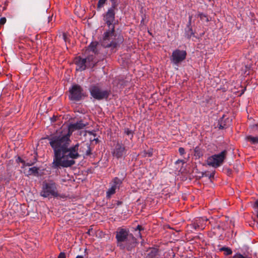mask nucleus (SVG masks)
I'll return each instance as SVG.
<instances>
[{"label": "nucleus", "mask_w": 258, "mask_h": 258, "mask_svg": "<svg viewBox=\"0 0 258 258\" xmlns=\"http://www.w3.org/2000/svg\"><path fill=\"white\" fill-rule=\"evenodd\" d=\"M224 127V125H222V123L219 124V128L220 129H223Z\"/></svg>", "instance_id": "35"}, {"label": "nucleus", "mask_w": 258, "mask_h": 258, "mask_svg": "<svg viewBox=\"0 0 258 258\" xmlns=\"http://www.w3.org/2000/svg\"><path fill=\"white\" fill-rule=\"evenodd\" d=\"M98 3L97 5L96 9L98 11H99L101 8H102L105 4L106 3L107 0H98Z\"/></svg>", "instance_id": "21"}, {"label": "nucleus", "mask_w": 258, "mask_h": 258, "mask_svg": "<svg viewBox=\"0 0 258 258\" xmlns=\"http://www.w3.org/2000/svg\"><path fill=\"white\" fill-rule=\"evenodd\" d=\"M147 251L148 253L146 258H155L159 252L158 249L154 247H150Z\"/></svg>", "instance_id": "16"}, {"label": "nucleus", "mask_w": 258, "mask_h": 258, "mask_svg": "<svg viewBox=\"0 0 258 258\" xmlns=\"http://www.w3.org/2000/svg\"><path fill=\"white\" fill-rule=\"evenodd\" d=\"M122 184V179H120L118 177H114L109 183L110 187L106 191V198L110 199L111 196L116 192V189H119Z\"/></svg>", "instance_id": "11"}, {"label": "nucleus", "mask_w": 258, "mask_h": 258, "mask_svg": "<svg viewBox=\"0 0 258 258\" xmlns=\"http://www.w3.org/2000/svg\"><path fill=\"white\" fill-rule=\"evenodd\" d=\"M143 230V228L142 226L140 225H138L137 226V227H136V228L135 229V231H137V230L139 231V235L140 237H141V234L140 233V231Z\"/></svg>", "instance_id": "26"}, {"label": "nucleus", "mask_w": 258, "mask_h": 258, "mask_svg": "<svg viewBox=\"0 0 258 258\" xmlns=\"http://www.w3.org/2000/svg\"><path fill=\"white\" fill-rule=\"evenodd\" d=\"M227 151L224 150L221 153L214 154L209 157L207 160V164L214 168H217L221 166L226 158Z\"/></svg>", "instance_id": "7"}, {"label": "nucleus", "mask_w": 258, "mask_h": 258, "mask_svg": "<svg viewBox=\"0 0 258 258\" xmlns=\"http://www.w3.org/2000/svg\"><path fill=\"white\" fill-rule=\"evenodd\" d=\"M116 245L121 250L132 252L138 244L137 238L128 229L118 227L115 231Z\"/></svg>", "instance_id": "3"}, {"label": "nucleus", "mask_w": 258, "mask_h": 258, "mask_svg": "<svg viewBox=\"0 0 258 258\" xmlns=\"http://www.w3.org/2000/svg\"><path fill=\"white\" fill-rule=\"evenodd\" d=\"M76 64L78 67L77 70H80V71H84L87 68H88L86 59H85L84 58H82L81 56L78 57L77 60L76 61Z\"/></svg>", "instance_id": "14"}, {"label": "nucleus", "mask_w": 258, "mask_h": 258, "mask_svg": "<svg viewBox=\"0 0 258 258\" xmlns=\"http://www.w3.org/2000/svg\"><path fill=\"white\" fill-rule=\"evenodd\" d=\"M208 220V219L206 217L196 218L192 222L191 224L192 227L195 230L199 229H204Z\"/></svg>", "instance_id": "12"}, {"label": "nucleus", "mask_w": 258, "mask_h": 258, "mask_svg": "<svg viewBox=\"0 0 258 258\" xmlns=\"http://www.w3.org/2000/svg\"><path fill=\"white\" fill-rule=\"evenodd\" d=\"M9 180H10V177H8V178H6V177H4L3 176L1 177L0 178V181H4V182H5L6 183H7L9 182Z\"/></svg>", "instance_id": "27"}, {"label": "nucleus", "mask_w": 258, "mask_h": 258, "mask_svg": "<svg viewBox=\"0 0 258 258\" xmlns=\"http://www.w3.org/2000/svg\"><path fill=\"white\" fill-rule=\"evenodd\" d=\"M254 208L256 210L257 216V217H258V200H256L255 202L254 205Z\"/></svg>", "instance_id": "30"}, {"label": "nucleus", "mask_w": 258, "mask_h": 258, "mask_svg": "<svg viewBox=\"0 0 258 258\" xmlns=\"http://www.w3.org/2000/svg\"><path fill=\"white\" fill-rule=\"evenodd\" d=\"M69 99L72 101H80L84 96L83 88L78 84L72 85V87L69 89Z\"/></svg>", "instance_id": "8"}, {"label": "nucleus", "mask_w": 258, "mask_h": 258, "mask_svg": "<svg viewBox=\"0 0 258 258\" xmlns=\"http://www.w3.org/2000/svg\"><path fill=\"white\" fill-rule=\"evenodd\" d=\"M220 251H224V253L225 255H229L232 254V250L228 247L223 246L219 249Z\"/></svg>", "instance_id": "19"}, {"label": "nucleus", "mask_w": 258, "mask_h": 258, "mask_svg": "<svg viewBox=\"0 0 258 258\" xmlns=\"http://www.w3.org/2000/svg\"><path fill=\"white\" fill-rule=\"evenodd\" d=\"M87 125V123L80 120L76 123H70L67 133H61L48 138L54 152L52 163L53 168L70 167L76 163L75 159L80 157L78 153L79 144L71 146L72 141L70 137L75 131L83 129Z\"/></svg>", "instance_id": "1"}, {"label": "nucleus", "mask_w": 258, "mask_h": 258, "mask_svg": "<svg viewBox=\"0 0 258 258\" xmlns=\"http://www.w3.org/2000/svg\"><path fill=\"white\" fill-rule=\"evenodd\" d=\"M178 151L181 155H183L185 153L184 149L182 147H180L178 149Z\"/></svg>", "instance_id": "28"}, {"label": "nucleus", "mask_w": 258, "mask_h": 258, "mask_svg": "<svg viewBox=\"0 0 258 258\" xmlns=\"http://www.w3.org/2000/svg\"><path fill=\"white\" fill-rule=\"evenodd\" d=\"M76 258H84L83 256L81 255H78L76 256Z\"/></svg>", "instance_id": "39"}, {"label": "nucleus", "mask_w": 258, "mask_h": 258, "mask_svg": "<svg viewBox=\"0 0 258 258\" xmlns=\"http://www.w3.org/2000/svg\"><path fill=\"white\" fill-rule=\"evenodd\" d=\"M38 170H39V168L38 167H33L30 168L29 169V174L30 175H31V174H34V175L38 174Z\"/></svg>", "instance_id": "23"}, {"label": "nucleus", "mask_w": 258, "mask_h": 258, "mask_svg": "<svg viewBox=\"0 0 258 258\" xmlns=\"http://www.w3.org/2000/svg\"><path fill=\"white\" fill-rule=\"evenodd\" d=\"M17 161L21 162V163H22L23 166H24L25 165V162H26L23 159H22L21 157H18V158L17 159Z\"/></svg>", "instance_id": "29"}, {"label": "nucleus", "mask_w": 258, "mask_h": 258, "mask_svg": "<svg viewBox=\"0 0 258 258\" xmlns=\"http://www.w3.org/2000/svg\"><path fill=\"white\" fill-rule=\"evenodd\" d=\"M116 202V204L117 206H119L122 204V202L121 201H117Z\"/></svg>", "instance_id": "36"}, {"label": "nucleus", "mask_w": 258, "mask_h": 258, "mask_svg": "<svg viewBox=\"0 0 258 258\" xmlns=\"http://www.w3.org/2000/svg\"><path fill=\"white\" fill-rule=\"evenodd\" d=\"M127 149L122 142H117L113 148L112 153L117 159L124 158L126 156Z\"/></svg>", "instance_id": "10"}, {"label": "nucleus", "mask_w": 258, "mask_h": 258, "mask_svg": "<svg viewBox=\"0 0 258 258\" xmlns=\"http://www.w3.org/2000/svg\"><path fill=\"white\" fill-rule=\"evenodd\" d=\"M91 154L90 148L89 147L88 149L86 151V155H90Z\"/></svg>", "instance_id": "34"}, {"label": "nucleus", "mask_w": 258, "mask_h": 258, "mask_svg": "<svg viewBox=\"0 0 258 258\" xmlns=\"http://www.w3.org/2000/svg\"><path fill=\"white\" fill-rule=\"evenodd\" d=\"M191 17H189V22L187 25V28L185 29V37L188 39H190L192 36L194 35L192 29L190 27L191 23Z\"/></svg>", "instance_id": "17"}, {"label": "nucleus", "mask_w": 258, "mask_h": 258, "mask_svg": "<svg viewBox=\"0 0 258 258\" xmlns=\"http://www.w3.org/2000/svg\"><path fill=\"white\" fill-rule=\"evenodd\" d=\"M186 55L187 53L185 50L176 49L172 53L170 57L171 62L173 64L178 66L186 58Z\"/></svg>", "instance_id": "9"}, {"label": "nucleus", "mask_w": 258, "mask_h": 258, "mask_svg": "<svg viewBox=\"0 0 258 258\" xmlns=\"http://www.w3.org/2000/svg\"><path fill=\"white\" fill-rule=\"evenodd\" d=\"M109 1L111 3V7L102 15L104 24L108 28V31L106 33L105 37L114 33V28L118 23V20L115 19V14L118 11V6L122 2V0Z\"/></svg>", "instance_id": "4"}, {"label": "nucleus", "mask_w": 258, "mask_h": 258, "mask_svg": "<svg viewBox=\"0 0 258 258\" xmlns=\"http://www.w3.org/2000/svg\"><path fill=\"white\" fill-rule=\"evenodd\" d=\"M57 258H66V254L63 252H61L58 256Z\"/></svg>", "instance_id": "32"}, {"label": "nucleus", "mask_w": 258, "mask_h": 258, "mask_svg": "<svg viewBox=\"0 0 258 258\" xmlns=\"http://www.w3.org/2000/svg\"><path fill=\"white\" fill-rule=\"evenodd\" d=\"M124 133L130 137V139H132L133 138L134 132L132 130H130L128 128H125L124 129Z\"/></svg>", "instance_id": "24"}, {"label": "nucleus", "mask_w": 258, "mask_h": 258, "mask_svg": "<svg viewBox=\"0 0 258 258\" xmlns=\"http://www.w3.org/2000/svg\"><path fill=\"white\" fill-rule=\"evenodd\" d=\"M33 164L34 163L32 162H25V165L24 166H32Z\"/></svg>", "instance_id": "33"}, {"label": "nucleus", "mask_w": 258, "mask_h": 258, "mask_svg": "<svg viewBox=\"0 0 258 258\" xmlns=\"http://www.w3.org/2000/svg\"><path fill=\"white\" fill-rule=\"evenodd\" d=\"M203 155V150L198 146L194 149V156L200 158Z\"/></svg>", "instance_id": "18"}, {"label": "nucleus", "mask_w": 258, "mask_h": 258, "mask_svg": "<svg viewBox=\"0 0 258 258\" xmlns=\"http://www.w3.org/2000/svg\"><path fill=\"white\" fill-rule=\"evenodd\" d=\"M179 162H180V161H179V160H178V161H177V162H178V163H179Z\"/></svg>", "instance_id": "40"}, {"label": "nucleus", "mask_w": 258, "mask_h": 258, "mask_svg": "<svg viewBox=\"0 0 258 258\" xmlns=\"http://www.w3.org/2000/svg\"><path fill=\"white\" fill-rule=\"evenodd\" d=\"M232 258H251V257L246 254H242L237 252L233 256Z\"/></svg>", "instance_id": "22"}, {"label": "nucleus", "mask_w": 258, "mask_h": 258, "mask_svg": "<svg viewBox=\"0 0 258 258\" xmlns=\"http://www.w3.org/2000/svg\"><path fill=\"white\" fill-rule=\"evenodd\" d=\"M118 175H120V177L119 178L120 179H122V182L124 178H125V177L126 176V174L125 173V172L124 171H122L121 172H119Z\"/></svg>", "instance_id": "25"}, {"label": "nucleus", "mask_w": 258, "mask_h": 258, "mask_svg": "<svg viewBox=\"0 0 258 258\" xmlns=\"http://www.w3.org/2000/svg\"><path fill=\"white\" fill-rule=\"evenodd\" d=\"M89 92L91 96L98 100L108 98L110 94L109 91L102 90L98 84L91 85L89 88Z\"/></svg>", "instance_id": "6"}, {"label": "nucleus", "mask_w": 258, "mask_h": 258, "mask_svg": "<svg viewBox=\"0 0 258 258\" xmlns=\"http://www.w3.org/2000/svg\"><path fill=\"white\" fill-rule=\"evenodd\" d=\"M6 22V18L5 17L2 18L0 19V25H4Z\"/></svg>", "instance_id": "31"}, {"label": "nucleus", "mask_w": 258, "mask_h": 258, "mask_svg": "<svg viewBox=\"0 0 258 258\" xmlns=\"http://www.w3.org/2000/svg\"><path fill=\"white\" fill-rule=\"evenodd\" d=\"M86 54L87 56L84 57L86 59V63L88 68H93L97 65V63L99 61L98 58H96V54L88 52Z\"/></svg>", "instance_id": "13"}, {"label": "nucleus", "mask_w": 258, "mask_h": 258, "mask_svg": "<svg viewBox=\"0 0 258 258\" xmlns=\"http://www.w3.org/2000/svg\"><path fill=\"white\" fill-rule=\"evenodd\" d=\"M108 31V28L103 33L102 46L99 47L98 50L99 54L96 55L99 61L103 60L106 57L107 54V48H110V53L115 52L124 41L122 35L117 33L115 28L113 35H109L108 37H105V34Z\"/></svg>", "instance_id": "2"}, {"label": "nucleus", "mask_w": 258, "mask_h": 258, "mask_svg": "<svg viewBox=\"0 0 258 258\" xmlns=\"http://www.w3.org/2000/svg\"><path fill=\"white\" fill-rule=\"evenodd\" d=\"M99 48V47L98 46V43L97 42H92L89 46V48L85 51V54H87L88 52L96 54V55H98L99 52H98V50Z\"/></svg>", "instance_id": "15"}, {"label": "nucleus", "mask_w": 258, "mask_h": 258, "mask_svg": "<svg viewBox=\"0 0 258 258\" xmlns=\"http://www.w3.org/2000/svg\"><path fill=\"white\" fill-rule=\"evenodd\" d=\"M63 37L64 40L65 41H66L67 36H66V35L65 34H63Z\"/></svg>", "instance_id": "37"}, {"label": "nucleus", "mask_w": 258, "mask_h": 258, "mask_svg": "<svg viewBox=\"0 0 258 258\" xmlns=\"http://www.w3.org/2000/svg\"><path fill=\"white\" fill-rule=\"evenodd\" d=\"M247 141L250 142L252 144H255L258 143V137H252L251 136H248L246 137Z\"/></svg>", "instance_id": "20"}, {"label": "nucleus", "mask_w": 258, "mask_h": 258, "mask_svg": "<svg viewBox=\"0 0 258 258\" xmlns=\"http://www.w3.org/2000/svg\"><path fill=\"white\" fill-rule=\"evenodd\" d=\"M48 22H49L50 20H52V17H50V16H49V17H48Z\"/></svg>", "instance_id": "38"}, {"label": "nucleus", "mask_w": 258, "mask_h": 258, "mask_svg": "<svg viewBox=\"0 0 258 258\" xmlns=\"http://www.w3.org/2000/svg\"><path fill=\"white\" fill-rule=\"evenodd\" d=\"M58 186L59 185L52 180L44 181L42 183L40 195L43 198H62L58 191Z\"/></svg>", "instance_id": "5"}]
</instances>
